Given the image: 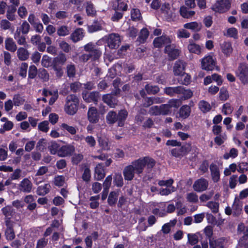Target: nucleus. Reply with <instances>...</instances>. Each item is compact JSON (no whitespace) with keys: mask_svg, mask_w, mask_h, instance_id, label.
<instances>
[{"mask_svg":"<svg viewBox=\"0 0 248 248\" xmlns=\"http://www.w3.org/2000/svg\"><path fill=\"white\" fill-rule=\"evenodd\" d=\"M155 163L153 158L145 156L132 161L130 165L133 167L136 174L140 175L143 173L145 167L147 170L150 171L155 166Z\"/></svg>","mask_w":248,"mask_h":248,"instance_id":"1","label":"nucleus"},{"mask_svg":"<svg viewBox=\"0 0 248 248\" xmlns=\"http://www.w3.org/2000/svg\"><path fill=\"white\" fill-rule=\"evenodd\" d=\"M78 99L76 95L70 94L67 96L64 110L69 115L75 114L78 110Z\"/></svg>","mask_w":248,"mask_h":248,"instance_id":"2","label":"nucleus"},{"mask_svg":"<svg viewBox=\"0 0 248 248\" xmlns=\"http://www.w3.org/2000/svg\"><path fill=\"white\" fill-rule=\"evenodd\" d=\"M231 5L230 0H217L211 9L215 12L223 13L230 9Z\"/></svg>","mask_w":248,"mask_h":248,"instance_id":"3","label":"nucleus"},{"mask_svg":"<svg viewBox=\"0 0 248 248\" xmlns=\"http://www.w3.org/2000/svg\"><path fill=\"white\" fill-rule=\"evenodd\" d=\"M85 51L89 52L91 59L93 61L98 59L102 55V52L93 43L90 42L83 46Z\"/></svg>","mask_w":248,"mask_h":248,"instance_id":"4","label":"nucleus"},{"mask_svg":"<svg viewBox=\"0 0 248 248\" xmlns=\"http://www.w3.org/2000/svg\"><path fill=\"white\" fill-rule=\"evenodd\" d=\"M216 62L211 55L205 56L201 60L202 68L206 71H212L216 67Z\"/></svg>","mask_w":248,"mask_h":248,"instance_id":"5","label":"nucleus"},{"mask_svg":"<svg viewBox=\"0 0 248 248\" xmlns=\"http://www.w3.org/2000/svg\"><path fill=\"white\" fill-rule=\"evenodd\" d=\"M164 52L167 54L170 61L174 60L179 57L181 50L176 48L174 45H167L165 46Z\"/></svg>","mask_w":248,"mask_h":248,"instance_id":"6","label":"nucleus"},{"mask_svg":"<svg viewBox=\"0 0 248 248\" xmlns=\"http://www.w3.org/2000/svg\"><path fill=\"white\" fill-rule=\"evenodd\" d=\"M120 43L121 39L118 34L111 33L108 36V46L110 48L117 49L119 46Z\"/></svg>","mask_w":248,"mask_h":248,"instance_id":"7","label":"nucleus"},{"mask_svg":"<svg viewBox=\"0 0 248 248\" xmlns=\"http://www.w3.org/2000/svg\"><path fill=\"white\" fill-rule=\"evenodd\" d=\"M33 185L29 178H24L18 185V190L22 192L29 193L32 189Z\"/></svg>","mask_w":248,"mask_h":248,"instance_id":"8","label":"nucleus"},{"mask_svg":"<svg viewBox=\"0 0 248 248\" xmlns=\"http://www.w3.org/2000/svg\"><path fill=\"white\" fill-rule=\"evenodd\" d=\"M237 76L243 83L248 81V67L244 64H240L236 72Z\"/></svg>","mask_w":248,"mask_h":248,"instance_id":"9","label":"nucleus"},{"mask_svg":"<svg viewBox=\"0 0 248 248\" xmlns=\"http://www.w3.org/2000/svg\"><path fill=\"white\" fill-rule=\"evenodd\" d=\"M171 42V38L166 35H163L155 38L153 42L154 45L156 47H160L163 45H170Z\"/></svg>","mask_w":248,"mask_h":248,"instance_id":"10","label":"nucleus"},{"mask_svg":"<svg viewBox=\"0 0 248 248\" xmlns=\"http://www.w3.org/2000/svg\"><path fill=\"white\" fill-rule=\"evenodd\" d=\"M83 99L87 102H94L96 104L100 97V94L97 92L91 93L84 92L82 94Z\"/></svg>","mask_w":248,"mask_h":248,"instance_id":"11","label":"nucleus"},{"mask_svg":"<svg viewBox=\"0 0 248 248\" xmlns=\"http://www.w3.org/2000/svg\"><path fill=\"white\" fill-rule=\"evenodd\" d=\"M186 63L181 60H178L175 62L173 67V72L175 75L180 76L184 74Z\"/></svg>","mask_w":248,"mask_h":248,"instance_id":"12","label":"nucleus"},{"mask_svg":"<svg viewBox=\"0 0 248 248\" xmlns=\"http://www.w3.org/2000/svg\"><path fill=\"white\" fill-rule=\"evenodd\" d=\"M232 215L234 217H238L242 213L243 202L238 198H235L232 206Z\"/></svg>","mask_w":248,"mask_h":248,"instance_id":"13","label":"nucleus"},{"mask_svg":"<svg viewBox=\"0 0 248 248\" xmlns=\"http://www.w3.org/2000/svg\"><path fill=\"white\" fill-rule=\"evenodd\" d=\"M208 186V181L204 179L201 178L195 182L193 188L196 191L202 192L205 190Z\"/></svg>","mask_w":248,"mask_h":248,"instance_id":"14","label":"nucleus"},{"mask_svg":"<svg viewBox=\"0 0 248 248\" xmlns=\"http://www.w3.org/2000/svg\"><path fill=\"white\" fill-rule=\"evenodd\" d=\"M87 116L88 120L92 123L95 124L99 121V114L95 107H92L89 108Z\"/></svg>","mask_w":248,"mask_h":248,"instance_id":"15","label":"nucleus"},{"mask_svg":"<svg viewBox=\"0 0 248 248\" xmlns=\"http://www.w3.org/2000/svg\"><path fill=\"white\" fill-rule=\"evenodd\" d=\"M103 101L110 108H115L118 103L115 95L111 94H106L102 97Z\"/></svg>","mask_w":248,"mask_h":248,"instance_id":"16","label":"nucleus"},{"mask_svg":"<svg viewBox=\"0 0 248 248\" xmlns=\"http://www.w3.org/2000/svg\"><path fill=\"white\" fill-rule=\"evenodd\" d=\"M75 151V147L71 145H64L61 147L58 152V155L65 157L71 155Z\"/></svg>","mask_w":248,"mask_h":248,"instance_id":"17","label":"nucleus"},{"mask_svg":"<svg viewBox=\"0 0 248 248\" xmlns=\"http://www.w3.org/2000/svg\"><path fill=\"white\" fill-rule=\"evenodd\" d=\"M136 174L133 168L130 164L124 167L123 170L124 178L127 181H131Z\"/></svg>","mask_w":248,"mask_h":248,"instance_id":"18","label":"nucleus"},{"mask_svg":"<svg viewBox=\"0 0 248 248\" xmlns=\"http://www.w3.org/2000/svg\"><path fill=\"white\" fill-rule=\"evenodd\" d=\"M105 172L102 164H97L94 169V179L97 181H100L105 177Z\"/></svg>","mask_w":248,"mask_h":248,"instance_id":"19","label":"nucleus"},{"mask_svg":"<svg viewBox=\"0 0 248 248\" xmlns=\"http://www.w3.org/2000/svg\"><path fill=\"white\" fill-rule=\"evenodd\" d=\"M209 168L213 181L215 183L217 182L220 179V173L218 166L214 163H212Z\"/></svg>","mask_w":248,"mask_h":248,"instance_id":"20","label":"nucleus"},{"mask_svg":"<svg viewBox=\"0 0 248 248\" xmlns=\"http://www.w3.org/2000/svg\"><path fill=\"white\" fill-rule=\"evenodd\" d=\"M226 239L224 237L218 238L217 240L210 239L209 243L210 248H224V242Z\"/></svg>","mask_w":248,"mask_h":248,"instance_id":"21","label":"nucleus"},{"mask_svg":"<svg viewBox=\"0 0 248 248\" xmlns=\"http://www.w3.org/2000/svg\"><path fill=\"white\" fill-rule=\"evenodd\" d=\"M187 49L191 53L200 55L202 52V47L198 44L194 43L191 40H189Z\"/></svg>","mask_w":248,"mask_h":248,"instance_id":"22","label":"nucleus"},{"mask_svg":"<svg viewBox=\"0 0 248 248\" xmlns=\"http://www.w3.org/2000/svg\"><path fill=\"white\" fill-rule=\"evenodd\" d=\"M183 91V86H181L175 87H168L164 89L165 93L170 96H173L175 94H180Z\"/></svg>","mask_w":248,"mask_h":248,"instance_id":"23","label":"nucleus"},{"mask_svg":"<svg viewBox=\"0 0 248 248\" xmlns=\"http://www.w3.org/2000/svg\"><path fill=\"white\" fill-rule=\"evenodd\" d=\"M48 171V168L46 166L40 167L37 170L36 173L33 177L34 183L36 185H38L42 181H38L40 176H42L46 174Z\"/></svg>","mask_w":248,"mask_h":248,"instance_id":"24","label":"nucleus"},{"mask_svg":"<svg viewBox=\"0 0 248 248\" xmlns=\"http://www.w3.org/2000/svg\"><path fill=\"white\" fill-rule=\"evenodd\" d=\"M5 49L12 52H15L17 49V46L13 39L10 37L5 40Z\"/></svg>","mask_w":248,"mask_h":248,"instance_id":"25","label":"nucleus"},{"mask_svg":"<svg viewBox=\"0 0 248 248\" xmlns=\"http://www.w3.org/2000/svg\"><path fill=\"white\" fill-rule=\"evenodd\" d=\"M84 36L83 30L82 29L76 30L71 35L70 38L74 43L77 42L81 40Z\"/></svg>","mask_w":248,"mask_h":248,"instance_id":"26","label":"nucleus"},{"mask_svg":"<svg viewBox=\"0 0 248 248\" xmlns=\"http://www.w3.org/2000/svg\"><path fill=\"white\" fill-rule=\"evenodd\" d=\"M221 51L226 56H230L233 50L232 44L230 42H224L220 45Z\"/></svg>","mask_w":248,"mask_h":248,"instance_id":"27","label":"nucleus"},{"mask_svg":"<svg viewBox=\"0 0 248 248\" xmlns=\"http://www.w3.org/2000/svg\"><path fill=\"white\" fill-rule=\"evenodd\" d=\"M6 225L7 228L5 231V235L7 240H12L15 237V232L12 227L10 220H6Z\"/></svg>","mask_w":248,"mask_h":248,"instance_id":"28","label":"nucleus"},{"mask_svg":"<svg viewBox=\"0 0 248 248\" xmlns=\"http://www.w3.org/2000/svg\"><path fill=\"white\" fill-rule=\"evenodd\" d=\"M113 8L115 10L126 11L127 8V4L123 0H114Z\"/></svg>","mask_w":248,"mask_h":248,"instance_id":"29","label":"nucleus"},{"mask_svg":"<svg viewBox=\"0 0 248 248\" xmlns=\"http://www.w3.org/2000/svg\"><path fill=\"white\" fill-rule=\"evenodd\" d=\"M30 53L25 48L20 47L17 51V56L18 58L21 61H25L29 57Z\"/></svg>","mask_w":248,"mask_h":248,"instance_id":"30","label":"nucleus"},{"mask_svg":"<svg viewBox=\"0 0 248 248\" xmlns=\"http://www.w3.org/2000/svg\"><path fill=\"white\" fill-rule=\"evenodd\" d=\"M127 115L128 112L125 110H121L119 112V113L117 114V122L119 126H123L124 125V123Z\"/></svg>","mask_w":248,"mask_h":248,"instance_id":"31","label":"nucleus"},{"mask_svg":"<svg viewBox=\"0 0 248 248\" xmlns=\"http://www.w3.org/2000/svg\"><path fill=\"white\" fill-rule=\"evenodd\" d=\"M184 28L195 31H199L202 29V25L201 23H198L197 22H192L185 24L184 25Z\"/></svg>","mask_w":248,"mask_h":248,"instance_id":"32","label":"nucleus"},{"mask_svg":"<svg viewBox=\"0 0 248 248\" xmlns=\"http://www.w3.org/2000/svg\"><path fill=\"white\" fill-rule=\"evenodd\" d=\"M50 188V185L49 184H46L39 186L37 188L36 193L38 195L44 196L49 192Z\"/></svg>","mask_w":248,"mask_h":248,"instance_id":"33","label":"nucleus"},{"mask_svg":"<svg viewBox=\"0 0 248 248\" xmlns=\"http://www.w3.org/2000/svg\"><path fill=\"white\" fill-rule=\"evenodd\" d=\"M16 10V8L14 5H10L8 7L6 17L9 20L13 21L16 19V16L15 15Z\"/></svg>","mask_w":248,"mask_h":248,"instance_id":"34","label":"nucleus"},{"mask_svg":"<svg viewBox=\"0 0 248 248\" xmlns=\"http://www.w3.org/2000/svg\"><path fill=\"white\" fill-rule=\"evenodd\" d=\"M190 111V108L188 106L184 105L179 110V117L183 119H186L189 116Z\"/></svg>","mask_w":248,"mask_h":248,"instance_id":"35","label":"nucleus"},{"mask_svg":"<svg viewBox=\"0 0 248 248\" xmlns=\"http://www.w3.org/2000/svg\"><path fill=\"white\" fill-rule=\"evenodd\" d=\"M117 114L114 111H109L106 115V121L108 124H113L117 122Z\"/></svg>","mask_w":248,"mask_h":248,"instance_id":"36","label":"nucleus"},{"mask_svg":"<svg viewBox=\"0 0 248 248\" xmlns=\"http://www.w3.org/2000/svg\"><path fill=\"white\" fill-rule=\"evenodd\" d=\"M149 31L146 28H143L140 31L137 41L140 43H144L149 36Z\"/></svg>","mask_w":248,"mask_h":248,"instance_id":"37","label":"nucleus"},{"mask_svg":"<svg viewBox=\"0 0 248 248\" xmlns=\"http://www.w3.org/2000/svg\"><path fill=\"white\" fill-rule=\"evenodd\" d=\"M67 60L65 55L63 53L60 54L53 60V65L59 66L63 65Z\"/></svg>","mask_w":248,"mask_h":248,"instance_id":"38","label":"nucleus"},{"mask_svg":"<svg viewBox=\"0 0 248 248\" xmlns=\"http://www.w3.org/2000/svg\"><path fill=\"white\" fill-rule=\"evenodd\" d=\"M86 11L88 16H94L96 14V11L93 7V5L90 1H87L85 4Z\"/></svg>","mask_w":248,"mask_h":248,"instance_id":"39","label":"nucleus"},{"mask_svg":"<svg viewBox=\"0 0 248 248\" xmlns=\"http://www.w3.org/2000/svg\"><path fill=\"white\" fill-rule=\"evenodd\" d=\"M57 34L60 36H65L70 33V28L63 25L59 27L57 30Z\"/></svg>","mask_w":248,"mask_h":248,"instance_id":"40","label":"nucleus"},{"mask_svg":"<svg viewBox=\"0 0 248 248\" xmlns=\"http://www.w3.org/2000/svg\"><path fill=\"white\" fill-rule=\"evenodd\" d=\"M145 89L149 94H155L159 91V88L156 85L147 84L145 86Z\"/></svg>","mask_w":248,"mask_h":248,"instance_id":"41","label":"nucleus"},{"mask_svg":"<svg viewBox=\"0 0 248 248\" xmlns=\"http://www.w3.org/2000/svg\"><path fill=\"white\" fill-rule=\"evenodd\" d=\"M161 10L167 18H169L172 16L173 12L170 9V7L169 3H165L161 7Z\"/></svg>","mask_w":248,"mask_h":248,"instance_id":"42","label":"nucleus"},{"mask_svg":"<svg viewBox=\"0 0 248 248\" xmlns=\"http://www.w3.org/2000/svg\"><path fill=\"white\" fill-rule=\"evenodd\" d=\"M3 215L7 218L6 220H10V218L14 214V209L11 206H6L2 209Z\"/></svg>","mask_w":248,"mask_h":248,"instance_id":"43","label":"nucleus"},{"mask_svg":"<svg viewBox=\"0 0 248 248\" xmlns=\"http://www.w3.org/2000/svg\"><path fill=\"white\" fill-rule=\"evenodd\" d=\"M180 12L183 17L187 18L192 17L195 14L194 11L188 10L185 7H181Z\"/></svg>","mask_w":248,"mask_h":248,"instance_id":"44","label":"nucleus"},{"mask_svg":"<svg viewBox=\"0 0 248 248\" xmlns=\"http://www.w3.org/2000/svg\"><path fill=\"white\" fill-rule=\"evenodd\" d=\"M67 76L69 78H73L76 75V70L74 64H69L66 66Z\"/></svg>","mask_w":248,"mask_h":248,"instance_id":"45","label":"nucleus"},{"mask_svg":"<svg viewBox=\"0 0 248 248\" xmlns=\"http://www.w3.org/2000/svg\"><path fill=\"white\" fill-rule=\"evenodd\" d=\"M118 194L115 191L111 192L108 197V202L110 205H113L115 204L117 200Z\"/></svg>","mask_w":248,"mask_h":248,"instance_id":"46","label":"nucleus"},{"mask_svg":"<svg viewBox=\"0 0 248 248\" xmlns=\"http://www.w3.org/2000/svg\"><path fill=\"white\" fill-rule=\"evenodd\" d=\"M99 195L92 196L90 197V201L91 202L90 205L91 208L95 209L99 206V203L98 201L99 200Z\"/></svg>","mask_w":248,"mask_h":248,"instance_id":"47","label":"nucleus"},{"mask_svg":"<svg viewBox=\"0 0 248 248\" xmlns=\"http://www.w3.org/2000/svg\"><path fill=\"white\" fill-rule=\"evenodd\" d=\"M61 127L63 130H65L71 135H75L77 131V128L73 126L68 125L65 123H63L61 124Z\"/></svg>","mask_w":248,"mask_h":248,"instance_id":"48","label":"nucleus"},{"mask_svg":"<svg viewBox=\"0 0 248 248\" xmlns=\"http://www.w3.org/2000/svg\"><path fill=\"white\" fill-rule=\"evenodd\" d=\"M187 238L188 243L191 245H195L199 241L198 233H188Z\"/></svg>","mask_w":248,"mask_h":248,"instance_id":"49","label":"nucleus"},{"mask_svg":"<svg viewBox=\"0 0 248 248\" xmlns=\"http://www.w3.org/2000/svg\"><path fill=\"white\" fill-rule=\"evenodd\" d=\"M199 108L203 112L209 111L211 108V106L207 102L205 101H201L199 104Z\"/></svg>","mask_w":248,"mask_h":248,"instance_id":"50","label":"nucleus"},{"mask_svg":"<svg viewBox=\"0 0 248 248\" xmlns=\"http://www.w3.org/2000/svg\"><path fill=\"white\" fill-rule=\"evenodd\" d=\"M114 183L118 187H121L123 185V179L122 176L120 173H116L114 176Z\"/></svg>","mask_w":248,"mask_h":248,"instance_id":"51","label":"nucleus"},{"mask_svg":"<svg viewBox=\"0 0 248 248\" xmlns=\"http://www.w3.org/2000/svg\"><path fill=\"white\" fill-rule=\"evenodd\" d=\"M178 79V81L180 84L187 85L190 83V77L187 74H182Z\"/></svg>","mask_w":248,"mask_h":248,"instance_id":"52","label":"nucleus"},{"mask_svg":"<svg viewBox=\"0 0 248 248\" xmlns=\"http://www.w3.org/2000/svg\"><path fill=\"white\" fill-rule=\"evenodd\" d=\"M174 183V180L170 178L168 180H159L158 182V184L160 186H166L168 188H170Z\"/></svg>","mask_w":248,"mask_h":248,"instance_id":"53","label":"nucleus"},{"mask_svg":"<svg viewBox=\"0 0 248 248\" xmlns=\"http://www.w3.org/2000/svg\"><path fill=\"white\" fill-rule=\"evenodd\" d=\"M206 206L210 208L213 213H216L218 211L219 204L216 202H209L207 203Z\"/></svg>","mask_w":248,"mask_h":248,"instance_id":"54","label":"nucleus"},{"mask_svg":"<svg viewBox=\"0 0 248 248\" xmlns=\"http://www.w3.org/2000/svg\"><path fill=\"white\" fill-rule=\"evenodd\" d=\"M99 145L104 150L109 149L108 140L105 138H99L98 140Z\"/></svg>","mask_w":248,"mask_h":248,"instance_id":"55","label":"nucleus"},{"mask_svg":"<svg viewBox=\"0 0 248 248\" xmlns=\"http://www.w3.org/2000/svg\"><path fill=\"white\" fill-rule=\"evenodd\" d=\"M102 30V27L99 23H94L88 26V31L90 33H93Z\"/></svg>","mask_w":248,"mask_h":248,"instance_id":"56","label":"nucleus"},{"mask_svg":"<svg viewBox=\"0 0 248 248\" xmlns=\"http://www.w3.org/2000/svg\"><path fill=\"white\" fill-rule=\"evenodd\" d=\"M48 149L51 154L55 155L57 154L58 155L60 146L57 143L52 142L50 145L48 147Z\"/></svg>","mask_w":248,"mask_h":248,"instance_id":"57","label":"nucleus"},{"mask_svg":"<svg viewBox=\"0 0 248 248\" xmlns=\"http://www.w3.org/2000/svg\"><path fill=\"white\" fill-rule=\"evenodd\" d=\"M233 110V108L230 104L226 103L223 106L222 112L224 114L227 115L232 113Z\"/></svg>","mask_w":248,"mask_h":248,"instance_id":"58","label":"nucleus"},{"mask_svg":"<svg viewBox=\"0 0 248 248\" xmlns=\"http://www.w3.org/2000/svg\"><path fill=\"white\" fill-rule=\"evenodd\" d=\"M28 65L26 62H22L19 67V74L23 78H25L27 75V71Z\"/></svg>","mask_w":248,"mask_h":248,"instance_id":"59","label":"nucleus"},{"mask_svg":"<svg viewBox=\"0 0 248 248\" xmlns=\"http://www.w3.org/2000/svg\"><path fill=\"white\" fill-rule=\"evenodd\" d=\"M176 191V188L171 186L170 188H161L159 190V194L162 196H167Z\"/></svg>","mask_w":248,"mask_h":248,"instance_id":"60","label":"nucleus"},{"mask_svg":"<svg viewBox=\"0 0 248 248\" xmlns=\"http://www.w3.org/2000/svg\"><path fill=\"white\" fill-rule=\"evenodd\" d=\"M186 198L187 201L190 202L196 203L198 201V195L194 192L187 193Z\"/></svg>","mask_w":248,"mask_h":248,"instance_id":"61","label":"nucleus"},{"mask_svg":"<svg viewBox=\"0 0 248 248\" xmlns=\"http://www.w3.org/2000/svg\"><path fill=\"white\" fill-rule=\"evenodd\" d=\"M13 173L10 174V177L13 180H17L21 177L22 170L20 169H16L13 171Z\"/></svg>","mask_w":248,"mask_h":248,"instance_id":"62","label":"nucleus"},{"mask_svg":"<svg viewBox=\"0 0 248 248\" xmlns=\"http://www.w3.org/2000/svg\"><path fill=\"white\" fill-rule=\"evenodd\" d=\"M160 115H167L170 112V109L168 104H162L159 106Z\"/></svg>","mask_w":248,"mask_h":248,"instance_id":"63","label":"nucleus"},{"mask_svg":"<svg viewBox=\"0 0 248 248\" xmlns=\"http://www.w3.org/2000/svg\"><path fill=\"white\" fill-rule=\"evenodd\" d=\"M237 171L243 173L248 170V162H242L238 164Z\"/></svg>","mask_w":248,"mask_h":248,"instance_id":"64","label":"nucleus"}]
</instances>
